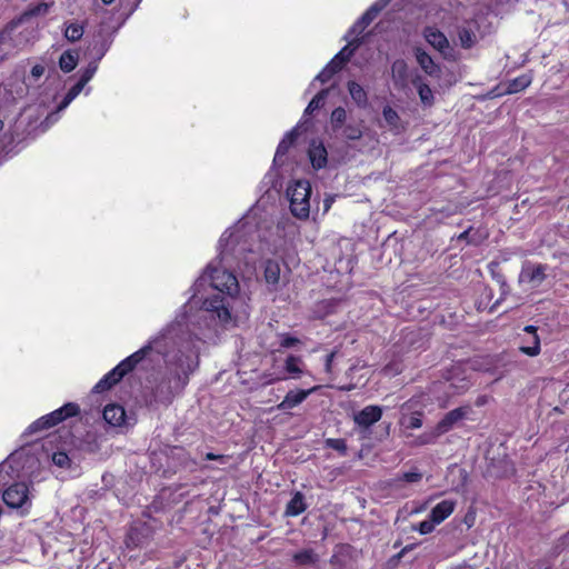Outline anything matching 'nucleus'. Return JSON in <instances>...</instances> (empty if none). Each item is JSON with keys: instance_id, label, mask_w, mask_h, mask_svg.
Wrapping results in <instances>:
<instances>
[{"instance_id": "1", "label": "nucleus", "mask_w": 569, "mask_h": 569, "mask_svg": "<svg viewBox=\"0 0 569 569\" xmlns=\"http://www.w3.org/2000/svg\"><path fill=\"white\" fill-rule=\"evenodd\" d=\"M214 263L210 262L206 272L196 281L193 296L186 305L184 313L167 328H174L172 337L182 353L181 358H173L183 373L181 386L188 382L189 375L198 367V347L192 337L200 339L203 329L210 326L209 320H217L228 327L248 316L244 299L237 296L239 282L236 276Z\"/></svg>"}, {"instance_id": "2", "label": "nucleus", "mask_w": 569, "mask_h": 569, "mask_svg": "<svg viewBox=\"0 0 569 569\" xmlns=\"http://www.w3.org/2000/svg\"><path fill=\"white\" fill-rule=\"evenodd\" d=\"M173 330L174 328L164 329L157 337L152 338L146 346L122 360L103 378L107 379V381H109L112 387L118 381H120L124 375L130 372L151 350H154L160 355L169 357V365L174 367V388L182 389L187 382L181 386L183 373L173 360L174 357H182V353L179 352V343L172 337Z\"/></svg>"}, {"instance_id": "3", "label": "nucleus", "mask_w": 569, "mask_h": 569, "mask_svg": "<svg viewBox=\"0 0 569 569\" xmlns=\"http://www.w3.org/2000/svg\"><path fill=\"white\" fill-rule=\"evenodd\" d=\"M173 330L174 328L164 329L157 337L152 338L146 346L122 360L103 378L107 379V381H109L112 387L118 381H120L124 375L130 372L151 350H154L160 355L169 357V365L174 367V388L182 389L187 382L181 386L183 373L173 360L174 357H182V353L179 352V343L172 337Z\"/></svg>"}, {"instance_id": "4", "label": "nucleus", "mask_w": 569, "mask_h": 569, "mask_svg": "<svg viewBox=\"0 0 569 569\" xmlns=\"http://www.w3.org/2000/svg\"><path fill=\"white\" fill-rule=\"evenodd\" d=\"M248 234L249 229L243 222H238L231 229L226 230L219 239L218 263L231 267L232 260L239 259L247 251H251L248 247Z\"/></svg>"}, {"instance_id": "5", "label": "nucleus", "mask_w": 569, "mask_h": 569, "mask_svg": "<svg viewBox=\"0 0 569 569\" xmlns=\"http://www.w3.org/2000/svg\"><path fill=\"white\" fill-rule=\"evenodd\" d=\"M311 186L307 180H297L287 188L291 213L298 219H307L310 213Z\"/></svg>"}, {"instance_id": "6", "label": "nucleus", "mask_w": 569, "mask_h": 569, "mask_svg": "<svg viewBox=\"0 0 569 569\" xmlns=\"http://www.w3.org/2000/svg\"><path fill=\"white\" fill-rule=\"evenodd\" d=\"M475 371L466 363H455L448 370L447 382L451 395L467 391L473 383Z\"/></svg>"}, {"instance_id": "7", "label": "nucleus", "mask_w": 569, "mask_h": 569, "mask_svg": "<svg viewBox=\"0 0 569 569\" xmlns=\"http://www.w3.org/2000/svg\"><path fill=\"white\" fill-rule=\"evenodd\" d=\"M3 502L12 509H22L28 512L32 506L30 487L26 482H16L2 493Z\"/></svg>"}, {"instance_id": "8", "label": "nucleus", "mask_w": 569, "mask_h": 569, "mask_svg": "<svg viewBox=\"0 0 569 569\" xmlns=\"http://www.w3.org/2000/svg\"><path fill=\"white\" fill-rule=\"evenodd\" d=\"M547 269L546 264L526 261L522 264L518 281L521 284H528L531 289H536L546 280Z\"/></svg>"}, {"instance_id": "9", "label": "nucleus", "mask_w": 569, "mask_h": 569, "mask_svg": "<svg viewBox=\"0 0 569 569\" xmlns=\"http://www.w3.org/2000/svg\"><path fill=\"white\" fill-rule=\"evenodd\" d=\"M425 38L427 42L432 46L436 50H438L443 58L446 59H455V51L450 47V43L447 37L436 28L428 27L425 29Z\"/></svg>"}, {"instance_id": "10", "label": "nucleus", "mask_w": 569, "mask_h": 569, "mask_svg": "<svg viewBox=\"0 0 569 569\" xmlns=\"http://www.w3.org/2000/svg\"><path fill=\"white\" fill-rule=\"evenodd\" d=\"M103 419L107 423L117 428H128L134 425V419L128 416L120 405H108L103 410Z\"/></svg>"}, {"instance_id": "11", "label": "nucleus", "mask_w": 569, "mask_h": 569, "mask_svg": "<svg viewBox=\"0 0 569 569\" xmlns=\"http://www.w3.org/2000/svg\"><path fill=\"white\" fill-rule=\"evenodd\" d=\"M470 407H459L445 415L436 428L441 436L452 430L460 421L468 417Z\"/></svg>"}, {"instance_id": "12", "label": "nucleus", "mask_w": 569, "mask_h": 569, "mask_svg": "<svg viewBox=\"0 0 569 569\" xmlns=\"http://www.w3.org/2000/svg\"><path fill=\"white\" fill-rule=\"evenodd\" d=\"M523 332L525 336L521 338L522 345L519 347V350L526 356L537 357L541 351L537 327L526 326Z\"/></svg>"}, {"instance_id": "13", "label": "nucleus", "mask_w": 569, "mask_h": 569, "mask_svg": "<svg viewBox=\"0 0 569 569\" xmlns=\"http://www.w3.org/2000/svg\"><path fill=\"white\" fill-rule=\"evenodd\" d=\"M382 408L376 405L365 407L353 416L355 423L361 429H369L382 417Z\"/></svg>"}, {"instance_id": "14", "label": "nucleus", "mask_w": 569, "mask_h": 569, "mask_svg": "<svg viewBox=\"0 0 569 569\" xmlns=\"http://www.w3.org/2000/svg\"><path fill=\"white\" fill-rule=\"evenodd\" d=\"M317 389L318 387H313L308 390H290L287 392L283 400L277 406V409L281 411H288L290 409H293L298 407L300 403H302L307 399V397Z\"/></svg>"}, {"instance_id": "15", "label": "nucleus", "mask_w": 569, "mask_h": 569, "mask_svg": "<svg viewBox=\"0 0 569 569\" xmlns=\"http://www.w3.org/2000/svg\"><path fill=\"white\" fill-rule=\"evenodd\" d=\"M84 84H82L80 81H78L66 94L63 100L60 102V104L57 108L56 112H52L49 114L44 124L46 127H49L50 124L54 123L59 119V112L64 110L83 90Z\"/></svg>"}, {"instance_id": "16", "label": "nucleus", "mask_w": 569, "mask_h": 569, "mask_svg": "<svg viewBox=\"0 0 569 569\" xmlns=\"http://www.w3.org/2000/svg\"><path fill=\"white\" fill-rule=\"evenodd\" d=\"M308 156H309L311 166L315 169L319 170L327 166L328 152L321 141L312 140L310 142Z\"/></svg>"}, {"instance_id": "17", "label": "nucleus", "mask_w": 569, "mask_h": 569, "mask_svg": "<svg viewBox=\"0 0 569 569\" xmlns=\"http://www.w3.org/2000/svg\"><path fill=\"white\" fill-rule=\"evenodd\" d=\"M301 123L297 124L292 130H290L280 141L278 144L274 158H273V164L274 166H281L283 163V156L288 152L289 148L293 144L295 139L298 136V130L300 129Z\"/></svg>"}, {"instance_id": "18", "label": "nucleus", "mask_w": 569, "mask_h": 569, "mask_svg": "<svg viewBox=\"0 0 569 569\" xmlns=\"http://www.w3.org/2000/svg\"><path fill=\"white\" fill-rule=\"evenodd\" d=\"M78 412H79V408L77 405L67 403V405L62 406L61 408L52 411L51 413L46 415L44 417H46L49 426L53 427L57 423L64 420L66 418L73 417V416L78 415Z\"/></svg>"}, {"instance_id": "19", "label": "nucleus", "mask_w": 569, "mask_h": 569, "mask_svg": "<svg viewBox=\"0 0 569 569\" xmlns=\"http://www.w3.org/2000/svg\"><path fill=\"white\" fill-rule=\"evenodd\" d=\"M455 508L456 502L453 500H442L431 509L429 517L439 525L453 512Z\"/></svg>"}, {"instance_id": "20", "label": "nucleus", "mask_w": 569, "mask_h": 569, "mask_svg": "<svg viewBox=\"0 0 569 569\" xmlns=\"http://www.w3.org/2000/svg\"><path fill=\"white\" fill-rule=\"evenodd\" d=\"M381 10V7L378 4L371 6L353 24L350 32L352 33H361L377 17L378 12Z\"/></svg>"}, {"instance_id": "21", "label": "nucleus", "mask_w": 569, "mask_h": 569, "mask_svg": "<svg viewBox=\"0 0 569 569\" xmlns=\"http://www.w3.org/2000/svg\"><path fill=\"white\" fill-rule=\"evenodd\" d=\"M281 267L277 260H267L264 263V279L270 286H277L280 281Z\"/></svg>"}, {"instance_id": "22", "label": "nucleus", "mask_w": 569, "mask_h": 569, "mask_svg": "<svg viewBox=\"0 0 569 569\" xmlns=\"http://www.w3.org/2000/svg\"><path fill=\"white\" fill-rule=\"evenodd\" d=\"M417 61L419 66L425 70L426 73L432 77H437L440 73L439 66L432 60V58L425 51L417 52Z\"/></svg>"}, {"instance_id": "23", "label": "nucleus", "mask_w": 569, "mask_h": 569, "mask_svg": "<svg viewBox=\"0 0 569 569\" xmlns=\"http://www.w3.org/2000/svg\"><path fill=\"white\" fill-rule=\"evenodd\" d=\"M307 509L305 497L301 492H296L287 505L286 515L297 517Z\"/></svg>"}, {"instance_id": "24", "label": "nucleus", "mask_w": 569, "mask_h": 569, "mask_svg": "<svg viewBox=\"0 0 569 569\" xmlns=\"http://www.w3.org/2000/svg\"><path fill=\"white\" fill-rule=\"evenodd\" d=\"M382 116L388 128L395 133H399L403 129L399 114L391 107H385Z\"/></svg>"}, {"instance_id": "25", "label": "nucleus", "mask_w": 569, "mask_h": 569, "mask_svg": "<svg viewBox=\"0 0 569 569\" xmlns=\"http://www.w3.org/2000/svg\"><path fill=\"white\" fill-rule=\"evenodd\" d=\"M532 82V77L528 73L521 74L515 79H512L506 89V93L512 94L520 92L528 88Z\"/></svg>"}, {"instance_id": "26", "label": "nucleus", "mask_w": 569, "mask_h": 569, "mask_svg": "<svg viewBox=\"0 0 569 569\" xmlns=\"http://www.w3.org/2000/svg\"><path fill=\"white\" fill-rule=\"evenodd\" d=\"M348 91L352 98V100L357 103L359 107H366L368 103V96L365 89L355 81L348 82Z\"/></svg>"}, {"instance_id": "27", "label": "nucleus", "mask_w": 569, "mask_h": 569, "mask_svg": "<svg viewBox=\"0 0 569 569\" xmlns=\"http://www.w3.org/2000/svg\"><path fill=\"white\" fill-rule=\"evenodd\" d=\"M302 360L296 356H289L284 361V369L291 378L298 379L303 373Z\"/></svg>"}, {"instance_id": "28", "label": "nucleus", "mask_w": 569, "mask_h": 569, "mask_svg": "<svg viewBox=\"0 0 569 569\" xmlns=\"http://www.w3.org/2000/svg\"><path fill=\"white\" fill-rule=\"evenodd\" d=\"M458 39L463 49L472 48L478 41L476 32L466 27L458 29Z\"/></svg>"}, {"instance_id": "29", "label": "nucleus", "mask_w": 569, "mask_h": 569, "mask_svg": "<svg viewBox=\"0 0 569 569\" xmlns=\"http://www.w3.org/2000/svg\"><path fill=\"white\" fill-rule=\"evenodd\" d=\"M422 413L416 412L413 415H402L399 423L406 430L419 429L422 427Z\"/></svg>"}, {"instance_id": "30", "label": "nucleus", "mask_w": 569, "mask_h": 569, "mask_svg": "<svg viewBox=\"0 0 569 569\" xmlns=\"http://www.w3.org/2000/svg\"><path fill=\"white\" fill-rule=\"evenodd\" d=\"M78 63V54L72 51H66L59 59V67L63 72L72 71Z\"/></svg>"}, {"instance_id": "31", "label": "nucleus", "mask_w": 569, "mask_h": 569, "mask_svg": "<svg viewBox=\"0 0 569 569\" xmlns=\"http://www.w3.org/2000/svg\"><path fill=\"white\" fill-rule=\"evenodd\" d=\"M408 67L403 60H397L392 63L391 72L395 81L400 84H405L407 80Z\"/></svg>"}, {"instance_id": "32", "label": "nucleus", "mask_w": 569, "mask_h": 569, "mask_svg": "<svg viewBox=\"0 0 569 569\" xmlns=\"http://www.w3.org/2000/svg\"><path fill=\"white\" fill-rule=\"evenodd\" d=\"M327 96L328 89H323L318 92L307 106L303 116L312 114L316 110L320 109L325 104Z\"/></svg>"}, {"instance_id": "33", "label": "nucleus", "mask_w": 569, "mask_h": 569, "mask_svg": "<svg viewBox=\"0 0 569 569\" xmlns=\"http://www.w3.org/2000/svg\"><path fill=\"white\" fill-rule=\"evenodd\" d=\"M83 36V27L79 23H70L66 27L64 37L71 41H78Z\"/></svg>"}, {"instance_id": "34", "label": "nucleus", "mask_w": 569, "mask_h": 569, "mask_svg": "<svg viewBox=\"0 0 569 569\" xmlns=\"http://www.w3.org/2000/svg\"><path fill=\"white\" fill-rule=\"evenodd\" d=\"M351 43L342 48L332 59V64H336L339 69L343 67V64L350 59L353 53V49H350Z\"/></svg>"}, {"instance_id": "35", "label": "nucleus", "mask_w": 569, "mask_h": 569, "mask_svg": "<svg viewBox=\"0 0 569 569\" xmlns=\"http://www.w3.org/2000/svg\"><path fill=\"white\" fill-rule=\"evenodd\" d=\"M441 435L438 433V430L435 427L432 430L426 431V432L421 433L420 436H418L415 440V445L425 446V445L433 443Z\"/></svg>"}, {"instance_id": "36", "label": "nucleus", "mask_w": 569, "mask_h": 569, "mask_svg": "<svg viewBox=\"0 0 569 569\" xmlns=\"http://www.w3.org/2000/svg\"><path fill=\"white\" fill-rule=\"evenodd\" d=\"M418 94L420 100L426 106H431L433 102V93L430 87L426 83L418 84Z\"/></svg>"}, {"instance_id": "37", "label": "nucleus", "mask_w": 569, "mask_h": 569, "mask_svg": "<svg viewBox=\"0 0 569 569\" xmlns=\"http://www.w3.org/2000/svg\"><path fill=\"white\" fill-rule=\"evenodd\" d=\"M340 69L336 66V64H332V62L330 61L325 68L316 77L315 80H318L322 83L329 81L331 79V77L338 72Z\"/></svg>"}, {"instance_id": "38", "label": "nucleus", "mask_w": 569, "mask_h": 569, "mask_svg": "<svg viewBox=\"0 0 569 569\" xmlns=\"http://www.w3.org/2000/svg\"><path fill=\"white\" fill-rule=\"evenodd\" d=\"M52 461L56 466L60 468H69L70 467V458L66 452L59 451L54 452L52 456Z\"/></svg>"}, {"instance_id": "39", "label": "nucleus", "mask_w": 569, "mask_h": 569, "mask_svg": "<svg viewBox=\"0 0 569 569\" xmlns=\"http://www.w3.org/2000/svg\"><path fill=\"white\" fill-rule=\"evenodd\" d=\"M295 560L300 565H307L315 561V552L312 550H303L295 555Z\"/></svg>"}, {"instance_id": "40", "label": "nucleus", "mask_w": 569, "mask_h": 569, "mask_svg": "<svg viewBox=\"0 0 569 569\" xmlns=\"http://www.w3.org/2000/svg\"><path fill=\"white\" fill-rule=\"evenodd\" d=\"M437 523L429 517L428 520H423L417 527H415V530L421 535H428L433 531Z\"/></svg>"}, {"instance_id": "41", "label": "nucleus", "mask_w": 569, "mask_h": 569, "mask_svg": "<svg viewBox=\"0 0 569 569\" xmlns=\"http://www.w3.org/2000/svg\"><path fill=\"white\" fill-rule=\"evenodd\" d=\"M97 69H98V66H97V63H96V62L90 63V64L88 66V68H86V69L83 70V72L81 73V77H80L79 81H80L82 84H84V86H86V84H87V83L92 79V77L94 76V73H96Z\"/></svg>"}, {"instance_id": "42", "label": "nucleus", "mask_w": 569, "mask_h": 569, "mask_svg": "<svg viewBox=\"0 0 569 569\" xmlns=\"http://www.w3.org/2000/svg\"><path fill=\"white\" fill-rule=\"evenodd\" d=\"M50 428L46 417H41L39 418L38 420H36L34 422H32L28 429H27V432L29 433H33V432H37V431H40V430H43V429H48Z\"/></svg>"}, {"instance_id": "43", "label": "nucleus", "mask_w": 569, "mask_h": 569, "mask_svg": "<svg viewBox=\"0 0 569 569\" xmlns=\"http://www.w3.org/2000/svg\"><path fill=\"white\" fill-rule=\"evenodd\" d=\"M347 118V113H346V110L341 107L339 108H336L332 113H331V122L335 124V126H340L345 122Z\"/></svg>"}, {"instance_id": "44", "label": "nucleus", "mask_w": 569, "mask_h": 569, "mask_svg": "<svg viewBox=\"0 0 569 569\" xmlns=\"http://www.w3.org/2000/svg\"><path fill=\"white\" fill-rule=\"evenodd\" d=\"M326 443L329 448L341 451V452H346V450H347L346 442L342 439L330 438V439H327Z\"/></svg>"}, {"instance_id": "45", "label": "nucleus", "mask_w": 569, "mask_h": 569, "mask_svg": "<svg viewBox=\"0 0 569 569\" xmlns=\"http://www.w3.org/2000/svg\"><path fill=\"white\" fill-rule=\"evenodd\" d=\"M111 388V383L109 381H107V379L104 378H101L97 383L96 386L93 387L92 391L96 392V393H100V392H103L108 389Z\"/></svg>"}, {"instance_id": "46", "label": "nucleus", "mask_w": 569, "mask_h": 569, "mask_svg": "<svg viewBox=\"0 0 569 569\" xmlns=\"http://www.w3.org/2000/svg\"><path fill=\"white\" fill-rule=\"evenodd\" d=\"M422 478V473L418 472V471H409V472H405L402 475V480L407 481V482H418L420 481Z\"/></svg>"}, {"instance_id": "47", "label": "nucleus", "mask_w": 569, "mask_h": 569, "mask_svg": "<svg viewBox=\"0 0 569 569\" xmlns=\"http://www.w3.org/2000/svg\"><path fill=\"white\" fill-rule=\"evenodd\" d=\"M48 10H49V4L46 2H41L30 10V14H32V16L46 14L48 12Z\"/></svg>"}, {"instance_id": "48", "label": "nucleus", "mask_w": 569, "mask_h": 569, "mask_svg": "<svg viewBox=\"0 0 569 569\" xmlns=\"http://www.w3.org/2000/svg\"><path fill=\"white\" fill-rule=\"evenodd\" d=\"M298 342H299V340L297 338L291 337L289 335H284V336H282L280 345L283 348H291V347L296 346Z\"/></svg>"}, {"instance_id": "49", "label": "nucleus", "mask_w": 569, "mask_h": 569, "mask_svg": "<svg viewBox=\"0 0 569 569\" xmlns=\"http://www.w3.org/2000/svg\"><path fill=\"white\" fill-rule=\"evenodd\" d=\"M346 137L350 140L359 139L361 137V131L359 129L349 127L346 129Z\"/></svg>"}, {"instance_id": "50", "label": "nucleus", "mask_w": 569, "mask_h": 569, "mask_svg": "<svg viewBox=\"0 0 569 569\" xmlns=\"http://www.w3.org/2000/svg\"><path fill=\"white\" fill-rule=\"evenodd\" d=\"M263 379H264V380H263V383H264V385H270V383H273V382H276V381L283 380V379H284V377H282V376H272V375H267V373H264V375H263Z\"/></svg>"}, {"instance_id": "51", "label": "nucleus", "mask_w": 569, "mask_h": 569, "mask_svg": "<svg viewBox=\"0 0 569 569\" xmlns=\"http://www.w3.org/2000/svg\"><path fill=\"white\" fill-rule=\"evenodd\" d=\"M43 73H44V67H43V66H41V64H36V66L31 69V76H32L34 79H39Z\"/></svg>"}, {"instance_id": "52", "label": "nucleus", "mask_w": 569, "mask_h": 569, "mask_svg": "<svg viewBox=\"0 0 569 569\" xmlns=\"http://www.w3.org/2000/svg\"><path fill=\"white\" fill-rule=\"evenodd\" d=\"M206 459L207 460H216L217 459V460L223 461L224 460V456L214 455V453L209 452V453L206 455Z\"/></svg>"}, {"instance_id": "53", "label": "nucleus", "mask_w": 569, "mask_h": 569, "mask_svg": "<svg viewBox=\"0 0 569 569\" xmlns=\"http://www.w3.org/2000/svg\"><path fill=\"white\" fill-rule=\"evenodd\" d=\"M333 357H335V353L332 352V353L328 355L326 358V370L327 371L331 370V363H332Z\"/></svg>"}, {"instance_id": "54", "label": "nucleus", "mask_w": 569, "mask_h": 569, "mask_svg": "<svg viewBox=\"0 0 569 569\" xmlns=\"http://www.w3.org/2000/svg\"><path fill=\"white\" fill-rule=\"evenodd\" d=\"M452 569H473V568H472V566H470L468 563H461V565L453 567Z\"/></svg>"}, {"instance_id": "55", "label": "nucleus", "mask_w": 569, "mask_h": 569, "mask_svg": "<svg viewBox=\"0 0 569 569\" xmlns=\"http://www.w3.org/2000/svg\"><path fill=\"white\" fill-rule=\"evenodd\" d=\"M486 403V397H479L477 400H476V405L478 407L480 406H483Z\"/></svg>"}, {"instance_id": "56", "label": "nucleus", "mask_w": 569, "mask_h": 569, "mask_svg": "<svg viewBox=\"0 0 569 569\" xmlns=\"http://www.w3.org/2000/svg\"><path fill=\"white\" fill-rule=\"evenodd\" d=\"M6 37H7L6 32H3V31H2V32H0V46H1V44L3 43V41L6 40Z\"/></svg>"}, {"instance_id": "57", "label": "nucleus", "mask_w": 569, "mask_h": 569, "mask_svg": "<svg viewBox=\"0 0 569 569\" xmlns=\"http://www.w3.org/2000/svg\"><path fill=\"white\" fill-rule=\"evenodd\" d=\"M104 4H111L114 0H101Z\"/></svg>"}, {"instance_id": "58", "label": "nucleus", "mask_w": 569, "mask_h": 569, "mask_svg": "<svg viewBox=\"0 0 569 569\" xmlns=\"http://www.w3.org/2000/svg\"><path fill=\"white\" fill-rule=\"evenodd\" d=\"M3 127H4V123L2 120H0V131L3 129Z\"/></svg>"}, {"instance_id": "59", "label": "nucleus", "mask_w": 569, "mask_h": 569, "mask_svg": "<svg viewBox=\"0 0 569 569\" xmlns=\"http://www.w3.org/2000/svg\"><path fill=\"white\" fill-rule=\"evenodd\" d=\"M467 231L462 232L459 238H465L467 236Z\"/></svg>"}]
</instances>
